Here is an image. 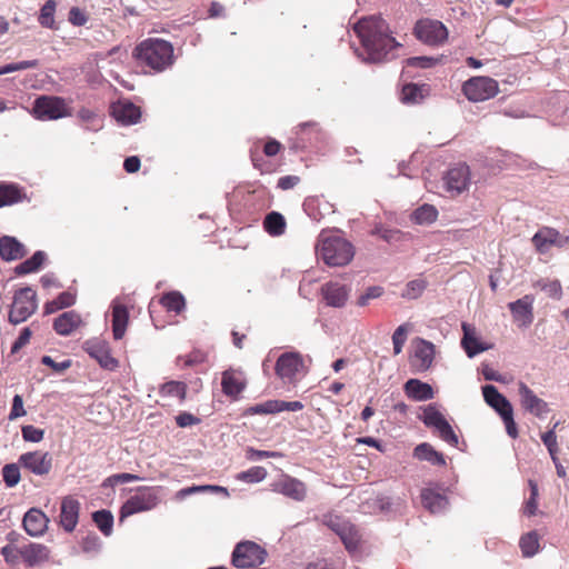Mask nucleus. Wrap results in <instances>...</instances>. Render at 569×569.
<instances>
[{"mask_svg":"<svg viewBox=\"0 0 569 569\" xmlns=\"http://www.w3.org/2000/svg\"><path fill=\"white\" fill-rule=\"evenodd\" d=\"M251 415H271L279 413L278 400H267L262 403H257L248 409Z\"/></svg>","mask_w":569,"mask_h":569,"instance_id":"50","label":"nucleus"},{"mask_svg":"<svg viewBox=\"0 0 569 569\" xmlns=\"http://www.w3.org/2000/svg\"><path fill=\"white\" fill-rule=\"evenodd\" d=\"M20 556L28 567H34L49 560L50 550L42 543L31 542L20 549Z\"/></svg>","mask_w":569,"mask_h":569,"instance_id":"22","label":"nucleus"},{"mask_svg":"<svg viewBox=\"0 0 569 569\" xmlns=\"http://www.w3.org/2000/svg\"><path fill=\"white\" fill-rule=\"evenodd\" d=\"M18 463L36 476H46L52 468V457L49 452L31 451L22 453Z\"/></svg>","mask_w":569,"mask_h":569,"instance_id":"14","label":"nucleus"},{"mask_svg":"<svg viewBox=\"0 0 569 569\" xmlns=\"http://www.w3.org/2000/svg\"><path fill=\"white\" fill-rule=\"evenodd\" d=\"M438 218V210L435 206L423 203L418 207L410 216V219L416 224L429 226L433 223Z\"/></svg>","mask_w":569,"mask_h":569,"instance_id":"35","label":"nucleus"},{"mask_svg":"<svg viewBox=\"0 0 569 569\" xmlns=\"http://www.w3.org/2000/svg\"><path fill=\"white\" fill-rule=\"evenodd\" d=\"M38 309L37 293L31 287H24L16 291L9 312V321L12 325L24 322Z\"/></svg>","mask_w":569,"mask_h":569,"instance_id":"5","label":"nucleus"},{"mask_svg":"<svg viewBox=\"0 0 569 569\" xmlns=\"http://www.w3.org/2000/svg\"><path fill=\"white\" fill-rule=\"evenodd\" d=\"M102 546L101 539L96 533L87 535L81 542L82 551L86 553H97Z\"/></svg>","mask_w":569,"mask_h":569,"instance_id":"53","label":"nucleus"},{"mask_svg":"<svg viewBox=\"0 0 569 569\" xmlns=\"http://www.w3.org/2000/svg\"><path fill=\"white\" fill-rule=\"evenodd\" d=\"M385 290L380 286L369 287L362 295L359 296L357 300V305L359 307H366L369 305L370 300L380 298L383 295Z\"/></svg>","mask_w":569,"mask_h":569,"instance_id":"55","label":"nucleus"},{"mask_svg":"<svg viewBox=\"0 0 569 569\" xmlns=\"http://www.w3.org/2000/svg\"><path fill=\"white\" fill-rule=\"evenodd\" d=\"M69 21L76 27H81L87 23L88 17L80 8L72 7L69 11Z\"/></svg>","mask_w":569,"mask_h":569,"instance_id":"63","label":"nucleus"},{"mask_svg":"<svg viewBox=\"0 0 569 569\" xmlns=\"http://www.w3.org/2000/svg\"><path fill=\"white\" fill-rule=\"evenodd\" d=\"M161 305L168 310L180 313L186 308V300L181 292L170 291L162 296Z\"/></svg>","mask_w":569,"mask_h":569,"instance_id":"40","label":"nucleus"},{"mask_svg":"<svg viewBox=\"0 0 569 569\" xmlns=\"http://www.w3.org/2000/svg\"><path fill=\"white\" fill-rule=\"evenodd\" d=\"M267 551L258 543L244 540L238 542L231 553V563L236 568L247 569L264 562Z\"/></svg>","mask_w":569,"mask_h":569,"instance_id":"7","label":"nucleus"},{"mask_svg":"<svg viewBox=\"0 0 569 569\" xmlns=\"http://www.w3.org/2000/svg\"><path fill=\"white\" fill-rule=\"evenodd\" d=\"M92 520L103 536L110 537L112 535L114 518L110 510L101 509L94 511Z\"/></svg>","mask_w":569,"mask_h":569,"instance_id":"37","label":"nucleus"},{"mask_svg":"<svg viewBox=\"0 0 569 569\" xmlns=\"http://www.w3.org/2000/svg\"><path fill=\"white\" fill-rule=\"evenodd\" d=\"M32 114L41 121L58 120L69 116L63 98L57 96H40L32 106Z\"/></svg>","mask_w":569,"mask_h":569,"instance_id":"8","label":"nucleus"},{"mask_svg":"<svg viewBox=\"0 0 569 569\" xmlns=\"http://www.w3.org/2000/svg\"><path fill=\"white\" fill-rule=\"evenodd\" d=\"M461 328L463 333L461 338V347L469 358H473L490 349L489 345L479 340L475 326L468 322H462Z\"/></svg>","mask_w":569,"mask_h":569,"instance_id":"17","label":"nucleus"},{"mask_svg":"<svg viewBox=\"0 0 569 569\" xmlns=\"http://www.w3.org/2000/svg\"><path fill=\"white\" fill-rule=\"evenodd\" d=\"M114 119L123 126L136 124L141 117L140 108L132 102L119 103L113 108Z\"/></svg>","mask_w":569,"mask_h":569,"instance_id":"29","label":"nucleus"},{"mask_svg":"<svg viewBox=\"0 0 569 569\" xmlns=\"http://www.w3.org/2000/svg\"><path fill=\"white\" fill-rule=\"evenodd\" d=\"M159 503V497L154 488L139 487L136 495L131 496L120 508L119 521L143 511L156 508Z\"/></svg>","mask_w":569,"mask_h":569,"instance_id":"4","label":"nucleus"},{"mask_svg":"<svg viewBox=\"0 0 569 569\" xmlns=\"http://www.w3.org/2000/svg\"><path fill=\"white\" fill-rule=\"evenodd\" d=\"M46 257H47V254L44 251L38 250L30 258H28L27 260H24L23 262L18 264L14 268V272L18 276H23V274H28L31 272H36L37 270L40 269V267L44 262Z\"/></svg>","mask_w":569,"mask_h":569,"instance_id":"36","label":"nucleus"},{"mask_svg":"<svg viewBox=\"0 0 569 569\" xmlns=\"http://www.w3.org/2000/svg\"><path fill=\"white\" fill-rule=\"evenodd\" d=\"M319 254L326 264L341 267L348 264L355 256L352 244L340 237L322 238Z\"/></svg>","mask_w":569,"mask_h":569,"instance_id":"3","label":"nucleus"},{"mask_svg":"<svg viewBox=\"0 0 569 569\" xmlns=\"http://www.w3.org/2000/svg\"><path fill=\"white\" fill-rule=\"evenodd\" d=\"M263 228L270 236H281L286 229L284 217L277 212H269L263 220Z\"/></svg>","mask_w":569,"mask_h":569,"instance_id":"38","label":"nucleus"},{"mask_svg":"<svg viewBox=\"0 0 569 569\" xmlns=\"http://www.w3.org/2000/svg\"><path fill=\"white\" fill-rule=\"evenodd\" d=\"M530 487V497L526 502L523 512L531 517L536 515L537 511V497H538V486L535 481L529 480Z\"/></svg>","mask_w":569,"mask_h":569,"instance_id":"57","label":"nucleus"},{"mask_svg":"<svg viewBox=\"0 0 569 569\" xmlns=\"http://www.w3.org/2000/svg\"><path fill=\"white\" fill-rule=\"evenodd\" d=\"M160 393L164 397H177L183 401L187 396V385L181 381L171 380L161 386Z\"/></svg>","mask_w":569,"mask_h":569,"instance_id":"44","label":"nucleus"},{"mask_svg":"<svg viewBox=\"0 0 569 569\" xmlns=\"http://www.w3.org/2000/svg\"><path fill=\"white\" fill-rule=\"evenodd\" d=\"M345 532H341L339 535L341 541L343 542L346 549L349 552H355L358 549L359 542H360V535L357 528L352 523H348Z\"/></svg>","mask_w":569,"mask_h":569,"instance_id":"43","label":"nucleus"},{"mask_svg":"<svg viewBox=\"0 0 569 569\" xmlns=\"http://www.w3.org/2000/svg\"><path fill=\"white\" fill-rule=\"evenodd\" d=\"M412 456L415 459L419 461H427L432 466H445L446 459L445 456L437 451L430 443L422 442L416 446L413 449Z\"/></svg>","mask_w":569,"mask_h":569,"instance_id":"31","label":"nucleus"},{"mask_svg":"<svg viewBox=\"0 0 569 569\" xmlns=\"http://www.w3.org/2000/svg\"><path fill=\"white\" fill-rule=\"evenodd\" d=\"M133 54L140 64L149 67L153 72L166 71L174 62L172 43L159 38H148L141 41L136 47Z\"/></svg>","mask_w":569,"mask_h":569,"instance_id":"2","label":"nucleus"},{"mask_svg":"<svg viewBox=\"0 0 569 569\" xmlns=\"http://www.w3.org/2000/svg\"><path fill=\"white\" fill-rule=\"evenodd\" d=\"M129 312L128 309L116 302L112 303V333L116 340L123 338L128 326Z\"/></svg>","mask_w":569,"mask_h":569,"instance_id":"32","label":"nucleus"},{"mask_svg":"<svg viewBox=\"0 0 569 569\" xmlns=\"http://www.w3.org/2000/svg\"><path fill=\"white\" fill-rule=\"evenodd\" d=\"M350 288L339 282H327L321 287V295L327 306L342 308L349 297Z\"/></svg>","mask_w":569,"mask_h":569,"instance_id":"18","label":"nucleus"},{"mask_svg":"<svg viewBox=\"0 0 569 569\" xmlns=\"http://www.w3.org/2000/svg\"><path fill=\"white\" fill-rule=\"evenodd\" d=\"M0 552H1L2 557L4 558V561L11 566L18 563L19 559L21 558L20 549L16 548L12 545L3 546L0 550Z\"/></svg>","mask_w":569,"mask_h":569,"instance_id":"59","label":"nucleus"},{"mask_svg":"<svg viewBox=\"0 0 569 569\" xmlns=\"http://www.w3.org/2000/svg\"><path fill=\"white\" fill-rule=\"evenodd\" d=\"M27 254L24 246L14 237L3 236L0 238V257L4 261H13Z\"/></svg>","mask_w":569,"mask_h":569,"instance_id":"28","label":"nucleus"},{"mask_svg":"<svg viewBox=\"0 0 569 569\" xmlns=\"http://www.w3.org/2000/svg\"><path fill=\"white\" fill-rule=\"evenodd\" d=\"M176 423L180 428H187L200 423V419L190 412L183 411L176 417Z\"/></svg>","mask_w":569,"mask_h":569,"instance_id":"62","label":"nucleus"},{"mask_svg":"<svg viewBox=\"0 0 569 569\" xmlns=\"http://www.w3.org/2000/svg\"><path fill=\"white\" fill-rule=\"evenodd\" d=\"M482 395L487 405L495 409L500 417L505 415V411L512 410L511 403L493 385H485L482 387Z\"/></svg>","mask_w":569,"mask_h":569,"instance_id":"27","label":"nucleus"},{"mask_svg":"<svg viewBox=\"0 0 569 569\" xmlns=\"http://www.w3.org/2000/svg\"><path fill=\"white\" fill-rule=\"evenodd\" d=\"M56 1L47 0L40 10L39 22L42 27L52 28L54 24Z\"/></svg>","mask_w":569,"mask_h":569,"instance_id":"45","label":"nucleus"},{"mask_svg":"<svg viewBox=\"0 0 569 569\" xmlns=\"http://www.w3.org/2000/svg\"><path fill=\"white\" fill-rule=\"evenodd\" d=\"M415 34L429 46H438L447 40L448 30L441 21L427 19L416 23Z\"/></svg>","mask_w":569,"mask_h":569,"instance_id":"11","label":"nucleus"},{"mask_svg":"<svg viewBox=\"0 0 569 569\" xmlns=\"http://www.w3.org/2000/svg\"><path fill=\"white\" fill-rule=\"evenodd\" d=\"M21 435L24 441L40 442L44 437V430L32 425H26L21 428Z\"/></svg>","mask_w":569,"mask_h":569,"instance_id":"54","label":"nucleus"},{"mask_svg":"<svg viewBox=\"0 0 569 569\" xmlns=\"http://www.w3.org/2000/svg\"><path fill=\"white\" fill-rule=\"evenodd\" d=\"M405 392L415 401H426L433 398L432 387L418 379H409L405 383Z\"/></svg>","mask_w":569,"mask_h":569,"instance_id":"30","label":"nucleus"},{"mask_svg":"<svg viewBox=\"0 0 569 569\" xmlns=\"http://www.w3.org/2000/svg\"><path fill=\"white\" fill-rule=\"evenodd\" d=\"M82 323L81 316L74 311H66L53 321L54 331L62 337L70 336Z\"/></svg>","mask_w":569,"mask_h":569,"instance_id":"26","label":"nucleus"},{"mask_svg":"<svg viewBox=\"0 0 569 569\" xmlns=\"http://www.w3.org/2000/svg\"><path fill=\"white\" fill-rule=\"evenodd\" d=\"M466 98L473 102L486 101L493 98L498 91V82L490 77H473L462 86Z\"/></svg>","mask_w":569,"mask_h":569,"instance_id":"9","label":"nucleus"},{"mask_svg":"<svg viewBox=\"0 0 569 569\" xmlns=\"http://www.w3.org/2000/svg\"><path fill=\"white\" fill-rule=\"evenodd\" d=\"M519 546L523 557H533L539 550V537L536 531H531L521 537Z\"/></svg>","mask_w":569,"mask_h":569,"instance_id":"41","label":"nucleus"},{"mask_svg":"<svg viewBox=\"0 0 569 569\" xmlns=\"http://www.w3.org/2000/svg\"><path fill=\"white\" fill-rule=\"evenodd\" d=\"M419 419L428 428H433L438 436L448 445L457 447L459 438L453 431L450 423L447 421L445 416L438 410L436 403H429L423 408L422 415Z\"/></svg>","mask_w":569,"mask_h":569,"instance_id":"6","label":"nucleus"},{"mask_svg":"<svg viewBox=\"0 0 569 569\" xmlns=\"http://www.w3.org/2000/svg\"><path fill=\"white\" fill-rule=\"evenodd\" d=\"M2 477L8 488L16 487L21 479L19 466L17 463L4 465L2 468Z\"/></svg>","mask_w":569,"mask_h":569,"instance_id":"47","label":"nucleus"},{"mask_svg":"<svg viewBox=\"0 0 569 569\" xmlns=\"http://www.w3.org/2000/svg\"><path fill=\"white\" fill-rule=\"evenodd\" d=\"M519 396L522 407L530 413L542 417L548 412V405L537 397L533 391L523 382L519 383Z\"/></svg>","mask_w":569,"mask_h":569,"instance_id":"20","label":"nucleus"},{"mask_svg":"<svg viewBox=\"0 0 569 569\" xmlns=\"http://www.w3.org/2000/svg\"><path fill=\"white\" fill-rule=\"evenodd\" d=\"M559 422H556L552 427V429L548 430L541 436V440L543 445L547 447L548 452L550 453V457L552 461H557V453H558V445H557V436H556V428L558 427Z\"/></svg>","mask_w":569,"mask_h":569,"instance_id":"49","label":"nucleus"},{"mask_svg":"<svg viewBox=\"0 0 569 569\" xmlns=\"http://www.w3.org/2000/svg\"><path fill=\"white\" fill-rule=\"evenodd\" d=\"M221 387L226 396L236 398L246 389V381L240 371L228 369L222 372Z\"/></svg>","mask_w":569,"mask_h":569,"instance_id":"24","label":"nucleus"},{"mask_svg":"<svg viewBox=\"0 0 569 569\" xmlns=\"http://www.w3.org/2000/svg\"><path fill=\"white\" fill-rule=\"evenodd\" d=\"M31 338V330L29 328H23L16 339V341L11 346V353H17L21 348H23Z\"/></svg>","mask_w":569,"mask_h":569,"instance_id":"64","label":"nucleus"},{"mask_svg":"<svg viewBox=\"0 0 569 569\" xmlns=\"http://www.w3.org/2000/svg\"><path fill=\"white\" fill-rule=\"evenodd\" d=\"M276 490L295 501H302L307 496L306 485L301 480L289 476L277 483Z\"/></svg>","mask_w":569,"mask_h":569,"instance_id":"23","label":"nucleus"},{"mask_svg":"<svg viewBox=\"0 0 569 569\" xmlns=\"http://www.w3.org/2000/svg\"><path fill=\"white\" fill-rule=\"evenodd\" d=\"M353 31L360 39L363 53L355 50L357 56L367 63L388 61L396 57L401 47L391 36L388 23L379 16L361 18L353 26Z\"/></svg>","mask_w":569,"mask_h":569,"instance_id":"1","label":"nucleus"},{"mask_svg":"<svg viewBox=\"0 0 569 569\" xmlns=\"http://www.w3.org/2000/svg\"><path fill=\"white\" fill-rule=\"evenodd\" d=\"M41 363L51 368L57 373H62L72 366V360L64 359L63 361L57 362L50 356H43L41 358Z\"/></svg>","mask_w":569,"mask_h":569,"instance_id":"58","label":"nucleus"},{"mask_svg":"<svg viewBox=\"0 0 569 569\" xmlns=\"http://www.w3.org/2000/svg\"><path fill=\"white\" fill-rule=\"evenodd\" d=\"M445 188L452 194H460L470 183V171L466 164L450 168L443 177Z\"/></svg>","mask_w":569,"mask_h":569,"instance_id":"15","label":"nucleus"},{"mask_svg":"<svg viewBox=\"0 0 569 569\" xmlns=\"http://www.w3.org/2000/svg\"><path fill=\"white\" fill-rule=\"evenodd\" d=\"M197 492H216V493H222L223 497H229V491L226 487H221V486H217V485H202V486H191V487H187V488H183L181 489L180 491H178V497L179 498H184L187 496H190L192 493H197Z\"/></svg>","mask_w":569,"mask_h":569,"instance_id":"42","label":"nucleus"},{"mask_svg":"<svg viewBox=\"0 0 569 569\" xmlns=\"http://www.w3.org/2000/svg\"><path fill=\"white\" fill-rule=\"evenodd\" d=\"M24 415L26 410L23 408V399L20 395H14L11 411L9 413V420H16Z\"/></svg>","mask_w":569,"mask_h":569,"instance_id":"61","label":"nucleus"},{"mask_svg":"<svg viewBox=\"0 0 569 569\" xmlns=\"http://www.w3.org/2000/svg\"><path fill=\"white\" fill-rule=\"evenodd\" d=\"M22 188L14 183H0V208L12 206L26 199Z\"/></svg>","mask_w":569,"mask_h":569,"instance_id":"33","label":"nucleus"},{"mask_svg":"<svg viewBox=\"0 0 569 569\" xmlns=\"http://www.w3.org/2000/svg\"><path fill=\"white\" fill-rule=\"evenodd\" d=\"M80 511V502L72 497H64L61 501L60 525L67 531L74 530Z\"/></svg>","mask_w":569,"mask_h":569,"instance_id":"21","label":"nucleus"},{"mask_svg":"<svg viewBox=\"0 0 569 569\" xmlns=\"http://www.w3.org/2000/svg\"><path fill=\"white\" fill-rule=\"evenodd\" d=\"M303 369L302 356L297 351L283 352L276 362V375L284 382H293Z\"/></svg>","mask_w":569,"mask_h":569,"instance_id":"12","label":"nucleus"},{"mask_svg":"<svg viewBox=\"0 0 569 569\" xmlns=\"http://www.w3.org/2000/svg\"><path fill=\"white\" fill-rule=\"evenodd\" d=\"M501 419L505 423L508 436L511 437L512 439L517 438L518 429L513 420V410L505 411V415L501 416Z\"/></svg>","mask_w":569,"mask_h":569,"instance_id":"60","label":"nucleus"},{"mask_svg":"<svg viewBox=\"0 0 569 569\" xmlns=\"http://www.w3.org/2000/svg\"><path fill=\"white\" fill-rule=\"evenodd\" d=\"M323 523L339 536L345 532L343 530L349 521L337 515H326L323 516Z\"/></svg>","mask_w":569,"mask_h":569,"instance_id":"51","label":"nucleus"},{"mask_svg":"<svg viewBox=\"0 0 569 569\" xmlns=\"http://www.w3.org/2000/svg\"><path fill=\"white\" fill-rule=\"evenodd\" d=\"M435 359V345L425 339H419L410 358L411 367L418 372L427 371Z\"/></svg>","mask_w":569,"mask_h":569,"instance_id":"16","label":"nucleus"},{"mask_svg":"<svg viewBox=\"0 0 569 569\" xmlns=\"http://www.w3.org/2000/svg\"><path fill=\"white\" fill-rule=\"evenodd\" d=\"M48 517L37 508L29 509L22 520L26 532L32 537L42 536L48 528Z\"/></svg>","mask_w":569,"mask_h":569,"instance_id":"19","label":"nucleus"},{"mask_svg":"<svg viewBox=\"0 0 569 569\" xmlns=\"http://www.w3.org/2000/svg\"><path fill=\"white\" fill-rule=\"evenodd\" d=\"M83 349L101 368L114 371L119 367V361L112 357L110 347L106 341L88 340L84 342Z\"/></svg>","mask_w":569,"mask_h":569,"instance_id":"13","label":"nucleus"},{"mask_svg":"<svg viewBox=\"0 0 569 569\" xmlns=\"http://www.w3.org/2000/svg\"><path fill=\"white\" fill-rule=\"evenodd\" d=\"M532 301L530 296H525L509 303V309L515 319H522L525 323L532 321Z\"/></svg>","mask_w":569,"mask_h":569,"instance_id":"34","label":"nucleus"},{"mask_svg":"<svg viewBox=\"0 0 569 569\" xmlns=\"http://www.w3.org/2000/svg\"><path fill=\"white\" fill-rule=\"evenodd\" d=\"M267 477V470L263 467L256 466L250 469L242 471L238 475L237 479L256 483L262 481Z\"/></svg>","mask_w":569,"mask_h":569,"instance_id":"48","label":"nucleus"},{"mask_svg":"<svg viewBox=\"0 0 569 569\" xmlns=\"http://www.w3.org/2000/svg\"><path fill=\"white\" fill-rule=\"evenodd\" d=\"M427 89L416 83L405 84L401 91V101L406 104L419 103L423 100Z\"/></svg>","mask_w":569,"mask_h":569,"instance_id":"39","label":"nucleus"},{"mask_svg":"<svg viewBox=\"0 0 569 569\" xmlns=\"http://www.w3.org/2000/svg\"><path fill=\"white\" fill-rule=\"evenodd\" d=\"M536 250L545 254L551 247L559 249L569 248V236L560 233L557 229L550 227L540 228L531 239Z\"/></svg>","mask_w":569,"mask_h":569,"instance_id":"10","label":"nucleus"},{"mask_svg":"<svg viewBox=\"0 0 569 569\" xmlns=\"http://www.w3.org/2000/svg\"><path fill=\"white\" fill-rule=\"evenodd\" d=\"M422 506L431 513H441L448 509V498L432 488H425L421 491Z\"/></svg>","mask_w":569,"mask_h":569,"instance_id":"25","label":"nucleus"},{"mask_svg":"<svg viewBox=\"0 0 569 569\" xmlns=\"http://www.w3.org/2000/svg\"><path fill=\"white\" fill-rule=\"evenodd\" d=\"M438 62V59L427 56L412 57L406 60L405 69L409 67L428 69L433 67Z\"/></svg>","mask_w":569,"mask_h":569,"instance_id":"56","label":"nucleus"},{"mask_svg":"<svg viewBox=\"0 0 569 569\" xmlns=\"http://www.w3.org/2000/svg\"><path fill=\"white\" fill-rule=\"evenodd\" d=\"M426 287L427 282L423 279L411 280L406 284V288L402 291L401 296L410 300L417 299L423 293Z\"/></svg>","mask_w":569,"mask_h":569,"instance_id":"46","label":"nucleus"},{"mask_svg":"<svg viewBox=\"0 0 569 569\" xmlns=\"http://www.w3.org/2000/svg\"><path fill=\"white\" fill-rule=\"evenodd\" d=\"M408 325L399 326L392 333L393 353L399 355L402 351L407 340Z\"/></svg>","mask_w":569,"mask_h":569,"instance_id":"52","label":"nucleus"}]
</instances>
